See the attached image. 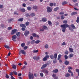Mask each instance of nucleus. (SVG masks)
Returning a JSON list of instances; mask_svg holds the SVG:
<instances>
[{
    "instance_id": "1",
    "label": "nucleus",
    "mask_w": 79,
    "mask_h": 79,
    "mask_svg": "<svg viewBox=\"0 0 79 79\" xmlns=\"http://www.w3.org/2000/svg\"><path fill=\"white\" fill-rule=\"evenodd\" d=\"M69 25L68 24H64L63 25H61V27H62V31L63 32H64L66 31V28L67 27H69V30H72V28L70 27H69Z\"/></svg>"
},
{
    "instance_id": "2",
    "label": "nucleus",
    "mask_w": 79,
    "mask_h": 79,
    "mask_svg": "<svg viewBox=\"0 0 79 79\" xmlns=\"http://www.w3.org/2000/svg\"><path fill=\"white\" fill-rule=\"evenodd\" d=\"M47 12H48V13H50L52 11V9L50 7H47Z\"/></svg>"
},
{
    "instance_id": "3",
    "label": "nucleus",
    "mask_w": 79,
    "mask_h": 79,
    "mask_svg": "<svg viewBox=\"0 0 79 79\" xmlns=\"http://www.w3.org/2000/svg\"><path fill=\"white\" fill-rule=\"evenodd\" d=\"M48 65V64L47 63H46L44 64L42 66L41 68V69H45V68H46Z\"/></svg>"
},
{
    "instance_id": "4",
    "label": "nucleus",
    "mask_w": 79,
    "mask_h": 79,
    "mask_svg": "<svg viewBox=\"0 0 79 79\" xmlns=\"http://www.w3.org/2000/svg\"><path fill=\"white\" fill-rule=\"evenodd\" d=\"M17 38V36L16 35H14L12 37V40L14 42H15L16 41V38Z\"/></svg>"
},
{
    "instance_id": "5",
    "label": "nucleus",
    "mask_w": 79,
    "mask_h": 79,
    "mask_svg": "<svg viewBox=\"0 0 79 79\" xmlns=\"http://www.w3.org/2000/svg\"><path fill=\"white\" fill-rule=\"evenodd\" d=\"M33 58L35 60L37 61L38 60H39L40 59V57L39 56H34L33 57Z\"/></svg>"
},
{
    "instance_id": "6",
    "label": "nucleus",
    "mask_w": 79,
    "mask_h": 79,
    "mask_svg": "<svg viewBox=\"0 0 79 79\" xmlns=\"http://www.w3.org/2000/svg\"><path fill=\"white\" fill-rule=\"evenodd\" d=\"M29 79H31V77L32 79H34V75L33 74H31V73H29Z\"/></svg>"
},
{
    "instance_id": "7",
    "label": "nucleus",
    "mask_w": 79,
    "mask_h": 79,
    "mask_svg": "<svg viewBox=\"0 0 79 79\" xmlns=\"http://www.w3.org/2000/svg\"><path fill=\"white\" fill-rule=\"evenodd\" d=\"M41 72H42V73H46V74H48V70H47L46 69H44L41 71Z\"/></svg>"
},
{
    "instance_id": "8",
    "label": "nucleus",
    "mask_w": 79,
    "mask_h": 79,
    "mask_svg": "<svg viewBox=\"0 0 79 79\" xmlns=\"http://www.w3.org/2000/svg\"><path fill=\"white\" fill-rule=\"evenodd\" d=\"M16 31H17V30L16 29L12 30L11 32V34L12 35H13L14 34H15V33L16 32Z\"/></svg>"
},
{
    "instance_id": "9",
    "label": "nucleus",
    "mask_w": 79,
    "mask_h": 79,
    "mask_svg": "<svg viewBox=\"0 0 79 79\" xmlns=\"http://www.w3.org/2000/svg\"><path fill=\"white\" fill-rule=\"evenodd\" d=\"M29 31H26L24 33V35L25 36L27 37V36L29 35Z\"/></svg>"
},
{
    "instance_id": "10",
    "label": "nucleus",
    "mask_w": 79,
    "mask_h": 79,
    "mask_svg": "<svg viewBox=\"0 0 79 79\" xmlns=\"http://www.w3.org/2000/svg\"><path fill=\"white\" fill-rule=\"evenodd\" d=\"M32 35L34 37H37V38H39V36L38 35H37L35 33H33Z\"/></svg>"
},
{
    "instance_id": "11",
    "label": "nucleus",
    "mask_w": 79,
    "mask_h": 79,
    "mask_svg": "<svg viewBox=\"0 0 79 79\" xmlns=\"http://www.w3.org/2000/svg\"><path fill=\"white\" fill-rule=\"evenodd\" d=\"M20 52L21 53H22V54L26 55V51L24 50H21L20 51Z\"/></svg>"
},
{
    "instance_id": "12",
    "label": "nucleus",
    "mask_w": 79,
    "mask_h": 79,
    "mask_svg": "<svg viewBox=\"0 0 79 79\" xmlns=\"http://www.w3.org/2000/svg\"><path fill=\"white\" fill-rule=\"evenodd\" d=\"M20 26L21 27H24L25 28H26V27L25 24H20Z\"/></svg>"
},
{
    "instance_id": "13",
    "label": "nucleus",
    "mask_w": 79,
    "mask_h": 79,
    "mask_svg": "<svg viewBox=\"0 0 79 79\" xmlns=\"http://www.w3.org/2000/svg\"><path fill=\"white\" fill-rule=\"evenodd\" d=\"M58 69H55L52 71V72L54 73H58Z\"/></svg>"
},
{
    "instance_id": "14",
    "label": "nucleus",
    "mask_w": 79,
    "mask_h": 79,
    "mask_svg": "<svg viewBox=\"0 0 79 79\" xmlns=\"http://www.w3.org/2000/svg\"><path fill=\"white\" fill-rule=\"evenodd\" d=\"M68 72L69 73H70L71 74V75L72 76H74V74H73V73L71 70H69Z\"/></svg>"
},
{
    "instance_id": "15",
    "label": "nucleus",
    "mask_w": 79,
    "mask_h": 79,
    "mask_svg": "<svg viewBox=\"0 0 79 79\" xmlns=\"http://www.w3.org/2000/svg\"><path fill=\"white\" fill-rule=\"evenodd\" d=\"M77 14V12H72L71 14V16H74V15H75Z\"/></svg>"
},
{
    "instance_id": "16",
    "label": "nucleus",
    "mask_w": 79,
    "mask_h": 79,
    "mask_svg": "<svg viewBox=\"0 0 79 79\" xmlns=\"http://www.w3.org/2000/svg\"><path fill=\"white\" fill-rule=\"evenodd\" d=\"M64 64L66 65H68V64H69V61H68V60H65L64 61Z\"/></svg>"
},
{
    "instance_id": "17",
    "label": "nucleus",
    "mask_w": 79,
    "mask_h": 79,
    "mask_svg": "<svg viewBox=\"0 0 79 79\" xmlns=\"http://www.w3.org/2000/svg\"><path fill=\"white\" fill-rule=\"evenodd\" d=\"M12 68L14 69H16V65L13 64L12 65Z\"/></svg>"
},
{
    "instance_id": "18",
    "label": "nucleus",
    "mask_w": 79,
    "mask_h": 79,
    "mask_svg": "<svg viewBox=\"0 0 79 79\" xmlns=\"http://www.w3.org/2000/svg\"><path fill=\"white\" fill-rule=\"evenodd\" d=\"M71 27L73 28V29H76V27L74 25V24H72L71 25Z\"/></svg>"
},
{
    "instance_id": "19",
    "label": "nucleus",
    "mask_w": 79,
    "mask_h": 79,
    "mask_svg": "<svg viewBox=\"0 0 79 79\" xmlns=\"http://www.w3.org/2000/svg\"><path fill=\"white\" fill-rule=\"evenodd\" d=\"M20 35H21V33L20 32H18L16 33V35H17V37H19Z\"/></svg>"
},
{
    "instance_id": "20",
    "label": "nucleus",
    "mask_w": 79,
    "mask_h": 79,
    "mask_svg": "<svg viewBox=\"0 0 79 79\" xmlns=\"http://www.w3.org/2000/svg\"><path fill=\"white\" fill-rule=\"evenodd\" d=\"M65 76L66 77H68L70 76V74L67 73L65 75Z\"/></svg>"
},
{
    "instance_id": "21",
    "label": "nucleus",
    "mask_w": 79,
    "mask_h": 79,
    "mask_svg": "<svg viewBox=\"0 0 79 79\" xmlns=\"http://www.w3.org/2000/svg\"><path fill=\"white\" fill-rule=\"evenodd\" d=\"M69 50L70 52H74V51L73 50V48H69Z\"/></svg>"
},
{
    "instance_id": "22",
    "label": "nucleus",
    "mask_w": 79,
    "mask_h": 79,
    "mask_svg": "<svg viewBox=\"0 0 79 79\" xmlns=\"http://www.w3.org/2000/svg\"><path fill=\"white\" fill-rule=\"evenodd\" d=\"M4 47H5V48H7V49H10V46H8L6 45H4Z\"/></svg>"
},
{
    "instance_id": "23",
    "label": "nucleus",
    "mask_w": 79,
    "mask_h": 79,
    "mask_svg": "<svg viewBox=\"0 0 79 79\" xmlns=\"http://www.w3.org/2000/svg\"><path fill=\"white\" fill-rule=\"evenodd\" d=\"M68 3V2L66 1H64L62 2V5H66V4H67Z\"/></svg>"
},
{
    "instance_id": "24",
    "label": "nucleus",
    "mask_w": 79,
    "mask_h": 79,
    "mask_svg": "<svg viewBox=\"0 0 79 79\" xmlns=\"http://www.w3.org/2000/svg\"><path fill=\"white\" fill-rule=\"evenodd\" d=\"M73 56H74V54H71L69 56V58H72V57H73Z\"/></svg>"
},
{
    "instance_id": "25",
    "label": "nucleus",
    "mask_w": 79,
    "mask_h": 79,
    "mask_svg": "<svg viewBox=\"0 0 79 79\" xmlns=\"http://www.w3.org/2000/svg\"><path fill=\"white\" fill-rule=\"evenodd\" d=\"M59 9V7H56L54 8L55 11H58V10Z\"/></svg>"
},
{
    "instance_id": "26",
    "label": "nucleus",
    "mask_w": 79,
    "mask_h": 79,
    "mask_svg": "<svg viewBox=\"0 0 79 79\" xmlns=\"http://www.w3.org/2000/svg\"><path fill=\"white\" fill-rule=\"evenodd\" d=\"M43 28H44V29H48V28L45 25H44V26H43Z\"/></svg>"
},
{
    "instance_id": "27",
    "label": "nucleus",
    "mask_w": 79,
    "mask_h": 79,
    "mask_svg": "<svg viewBox=\"0 0 79 79\" xmlns=\"http://www.w3.org/2000/svg\"><path fill=\"white\" fill-rule=\"evenodd\" d=\"M54 57L55 59H56L57 58V54L55 53L54 55Z\"/></svg>"
},
{
    "instance_id": "28",
    "label": "nucleus",
    "mask_w": 79,
    "mask_h": 79,
    "mask_svg": "<svg viewBox=\"0 0 79 79\" xmlns=\"http://www.w3.org/2000/svg\"><path fill=\"white\" fill-rule=\"evenodd\" d=\"M61 55L60 54L58 56L57 60H59V59H60L61 58Z\"/></svg>"
},
{
    "instance_id": "29",
    "label": "nucleus",
    "mask_w": 79,
    "mask_h": 79,
    "mask_svg": "<svg viewBox=\"0 0 79 79\" xmlns=\"http://www.w3.org/2000/svg\"><path fill=\"white\" fill-rule=\"evenodd\" d=\"M50 57L51 59H53L54 58V56H53V55H51L50 56Z\"/></svg>"
},
{
    "instance_id": "30",
    "label": "nucleus",
    "mask_w": 79,
    "mask_h": 79,
    "mask_svg": "<svg viewBox=\"0 0 79 79\" xmlns=\"http://www.w3.org/2000/svg\"><path fill=\"white\" fill-rule=\"evenodd\" d=\"M21 11H22V12H25V9L24 8L21 9H20Z\"/></svg>"
},
{
    "instance_id": "31",
    "label": "nucleus",
    "mask_w": 79,
    "mask_h": 79,
    "mask_svg": "<svg viewBox=\"0 0 79 79\" xmlns=\"http://www.w3.org/2000/svg\"><path fill=\"white\" fill-rule=\"evenodd\" d=\"M31 44H35V40H33L31 41Z\"/></svg>"
},
{
    "instance_id": "32",
    "label": "nucleus",
    "mask_w": 79,
    "mask_h": 79,
    "mask_svg": "<svg viewBox=\"0 0 79 79\" xmlns=\"http://www.w3.org/2000/svg\"><path fill=\"white\" fill-rule=\"evenodd\" d=\"M76 72L77 73L78 76H79V69H76Z\"/></svg>"
},
{
    "instance_id": "33",
    "label": "nucleus",
    "mask_w": 79,
    "mask_h": 79,
    "mask_svg": "<svg viewBox=\"0 0 79 79\" xmlns=\"http://www.w3.org/2000/svg\"><path fill=\"white\" fill-rule=\"evenodd\" d=\"M39 42H40V41L38 40L36 41H35V44H39Z\"/></svg>"
},
{
    "instance_id": "34",
    "label": "nucleus",
    "mask_w": 79,
    "mask_h": 79,
    "mask_svg": "<svg viewBox=\"0 0 79 79\" xmlns=\"http://www.w3.org/2000/svg\"><path fill=\"white\" fill-rule=\"evenodd\" d=\"M33 9L35 10H37V6H34L33 7Z\"/></svg>"
},
{
    "instance_id": "35",
    "label": "nucleus",
    "mask_w": 79,
    "mask_h": 79,
    "mask_svg": "<svg viewBox=\"0 0 79 79\" xmlns=\"http://www.w3.org/2000/svg\"><path fill=\"white\" fill-rule=\"evenodd\" d=\"M30 15L31 16L33 17V16H35V13H31Z\"/></svg>"
},
{
    "instance_id": "36",
    "label": "nucleus",
    "mask_w": 79,
    "mask_h": 79,
    "mask_svg": "<svg viewBox=\"0 0 79 79\" xmlns=\"http://www.w3.org/2000/svg\"><path fill=\"white\" fill-rule=\"evenodd\" d=\"M5 77H6V79H8V78H10V76H8V74H6Z\"/></svg>"
},
{
    "instance_id": "37",
    "label": "nucleus",
    "mask_w": 79,
    "mask_h": 79,
    "mask_svg": "<svg viewBox=\"0 0 79 79\" xmlns=\"http://www.w3.org/2000/svg\"><path fill=\"white\" fill-rule=\"evenodd\" d=\"M25 25L26 26H29V23L28 22H26L25 23Z\"/></svg>"
},
{
    "instance_id": "38",
    "label": "nucleus",
    "mask_w": 79,
    "mask_h": 79,
    "mask_svg": "<svg viewBox=\"0 0 79 79\" xmlns=\"http://www.w3.org/2000/svg\"><path fill=\"white\" fill-rule=\"evenodd\" d=\"M27 10L28 11H30V10H31V9H32V8H31V7H27Z\"/></svg>"
},
{
    "instance_id": "39",
    "label": "nucleus",
    "mask_w": 79,
    "mask_h": 79,
    "mask_svg": "<svg viewBox=\"0 0 79 79\" xmlns=\"http://www.w3.org/2000/svg\"><path fill=\"white\" fill-rule=\"evenodd\" d=\"M13 73L15 74V75H17L18 74V73L15 71L13 72Z\"/></svg>"
},
{
    "instance_id": "40",
    "label": "nucleus",
    "mask_w": 79,
    "mask_h": 79,
    "mask_svg": "<svg viewBox=\"0 0 79 79\" xmlns=\"http://www.w3.org/2000/svg\"><path fill=\"white\" fill-rule=\"evenodd\" d=\"M43 60L44 61H47V59L46 57H45L43 58Z\"/></svg>"
},
{
    "instance_id": "41",
    "label": "nucleus",
    "mask_w": 79,
    "mask_h": 79,
    "mask_svg": "<svg viewBox=\"0 0 79 79\" xmlns=\"http://www.w3.org/2000/svg\"><path fill=\"white\" fill-rule=\"evenodd\" d=\"M38 51H39L37 50H34L33 51V53H37V52H38Z\"/></svg>"
},
{
    "instance_id": "42",
    "label": "nucleus",
    "mask_w": 79,
    "mask_h": 79,
    "mask_svg": "<svg viewBox=\"0 0 79 79\" xmlns=\"http://www.w3.org/2000/svg\"><path fill=\"white\" fill-rule=\"evenodd\" d=\"M21 45L22 47H24V46H25V43H23L21 44Z\"/></svg>"
},
{
    "instance_id": "43",
    "label": "nucleus",
    "mask_w": 79,
    "mask_h": 79,
    "mask_svg": "<svg viewBox=\"0 0 79 79\" xmlns=\"http://www.w3.org/2000/svg\"><path fill=\"white\" fill-rule=\"evenodd\" d=\"M44 47L45 48L47 49V48H48V44H46L45 45Z\"/></svg>"
},
{
    "instance_id": "44",
    "label": "nucleus",
    "mask_w": 79,
    "mask_h": 79,
    "mask_svg": "<svg viewBox=\"0 0 79 79\" xmlns=\"http://www.w3.org/2000/svg\"><path fill=\"white\" fill-rule=\"evenodd\" d=\"M69 53V52L68 51H66L64 52V54L65 55H68Z\"/></svg>"
},
{
    "instance_id": "45",
    "label": "nucleus",
    "mask_w": 79,
    "mask_h": 79,
    "mask_svg": "<svg viewBox=\"0 0 79 79\" xmlns=\"http://www.w3.org/2000/svg\"><path fill=\"white\" fill-rule=\"evenodd\" d=\"M68 23V22L66 20H64L63 21V23L65 24H67V23Z\"/></svg>"
},
{
    "instance_id": "46",
    "label": "nucleus",
    "mask_w": 79,
    "mask_h": 79,
    "mask_svg": "<svg viewBox=\"0 0 79 79\" xmlns=\"http://www.w3.org/2000/svg\"><path fill=\"white\" fill-rule=\"evenodd\" d=\"M40 75L41 77H43L44 76V73H40Z\"/></svg>"
},
{
    "instance_id": "47",
    "label": "nucleus",
    "mask_w": 79,
    "mask_h": 79,
    "mask_svg": "<svg viewBox=\"0 0 79 79\" xmlns=\"http://www.w3.org/2000/svg\"><path fill=\"white\" fill-rule=\"evenodd\" d=\"M61 19H64V15L61 16Z\"/></svg>"
},
{
    "instance_id": "48",
    "label": "nucleus",
    "mask_w": 79,
    "mask_h": 79,
    "mask_svg": "<svg viewBox=\"0 0 79 79\" xmlns=\"http://www.w3.org/2000/svg\"><path fill=\"white\" fill-rule=\"evenodd\" d=\"M64 58H65V60H67V59L68 58V56L66 55H65L64 56Z\"/></svg>"
},
{
    "instance_id": "49",
    "label": "nucleus",
    "mask_w": 79,
    "mask_h": 79,
    "mask_svg": "<svg viewBox=\"0 0 79 79\" xmlns=\"http://www.w3.org/2000/svg\"><path fill=\"white\" fill-rule=\"evenodd\" d=\"M7 29L8 30H11L12 29V27H8Z\"/></svg>"
},
{
    "instance_id": "50",
    "label": "nucleus",
    "mask_w": 79,
    "mask_h": 79,
    "mask_svg": "<svg viewBox=\"0 0 79 79\" xmlns=\"http://www.w3.org/2000/svg\"><path fill=\"white\" fill-rule=\"evenodd\" d=\"M48 23L49 25H51L52 24V22L50 21H48Z\"/></svg>"
},
{
    "instance_id": "51",
    "label": "nucleus",
    "mask_w": 79,
    "mask_h": 79,
    "mask_svg": "<svg viewBox=\"0 0 79 79\" xmlns=\"http://www.w3.org/2000/svg\"><path fill=\"white\" fill-rule=\"evenodd\" d=\"M30 44H31V42L30 41H27V45H30Z\"/></svg>"
},
{
    "instance_id": "52",
    "label": "nucleus",
    "mask_w": 79,
    "mask_h": 79,
    "mask_svg": "<svg viewBox=\"0 0 79 79\" xmlns=\"http://www.w3.org/2000/svg\"><path fill=\"white\" fill-rule=\"evenodd\" d=\"M21 30H22V31H24L26 30V29H25L24 27H22L21 28Z\"/></svg>"
},
{
    "instance_id": "53",
    "label": "nucleus",
    "mask_w": 79,
    "mask_h": 79,
    "mask_svg": "<svg viewBox=\"0 0 79 79\" xmlns=\"http://www.w3.org/2000/svg\"><path fill=\"white\" fill-rule=\"evenodd\" d=\"M53 6V4L52 3H50V6Z\"/></svg>"
},
{
    "instance_id": "54",
    "label": "nucleus",
    "mask_w": 79,
    "mask_h": 79,
    "mask_svg": "<svg viewBox=\"0 0 79 79\" xmlns=\"http://www.w3.org/2000/svg\"><path fill=\"white\" fill-rule=\"evenodd\" d=\"M28 48L27 46H25V47H24V50H26V49H27Z\"/></svg>"
},
{
    "instance_id": "55",
    "label": "nucleus",
    "mask_w": 79,
    "mask_h": 79,
    "mask_svg": "<svg viewBox=\"0 0 79 79\" xmlns=\"http://www.w3.org/2000/svg\"><path fill=\"white\" fill-rule=\"evenodd\" d=\"M35 77H37L38 76L37 73H34V74Z\"/></svg>"
},
{
    "instance_id": "56",
    "label": "nucleus",
    "mask_w": 79,
    "mask_h": 79,
    "mask_svg": "<svg viewBox=\"0 0 79 79\" xmlns=\"http://www.w3.org/2000/svg\"><path fill=\"white\" fill-rule=\"evenodd\" d=\"M1 27L3 29L4 27V25L3 24L1 25Z\"/></svg>"
},
{
    "instance_id": "57",
    "label": "nucleus",
    "mask_w": 79,
    "mask_h": 79,
    "mask_svg": "<svg viewBox=\"0 0 79 79\" xmlns=\"http://www.w3.org/2000/svg\"><path fill=\"white\" fill-rule=\"evenodd\" d=\"M3 8V5H0V9Z\"/></svg>"
},
{
    "instance_id": "58",
    "label": "nucleus",
    "mask_w": 79,
    "mask_h": 79,
    "mask_svg": "<svg viewBox=\"0 0 79 79\" xmlns=\"http://www.w3.org/2000/svg\"><path fill=\"white\" fill-rule=\"evenodd\" d=\"M26 16L27 17H28V16H30V15L29 14H27L26 15Z\"/></svg>"
},
{
    "instance_id": "59",
    "label": "nucleus",
    "mask_w": 79,
    "mask_h": 79,
    "mask_svg": "<svg viewBox=\"0 0 79 79\" xmlns=\"http://www.w3.org/2000/svg\"><path fill=\"white\" fill-rule=\"evenodd\" d=\"M45 57L46 58H47H47H49V56H48V55H46L45 56Z\"/></svg>"
},
{
    "instance_id": "60",
    "label": "nucleus",
    "mask_w": 79,
    "mask_h": 79,
    "mask_svg": "<svg viewBox=\"0 0 79 79\" xmlns=\"http://www.w3.org/2000/svg\"><path fill=\"white\" fill-rule=\"evenodd\" d=\"M44 29L43 28H41L40 29V31H44Z\"/></svg>"
},
{
    "instance_id": "61",
    "label": "nucleus",
    "mask_w": 79,
    "mask_h": 79,
    "mask_svg": "<svg viewBox=\"0 0 79 79\" xmlns=\"http://www.w3.org/2000/svg\"><path fill=\"white\" fill-rule=\"evenodd\" d=\"M26 4L24 3L22 5V6H23V7H26Z\"/></svg>"
},
{
    "instance_id": "62",
    "label": "nucleus",
    "mask_w": 79,
    "mask_h": 79,
    "mask_svg": "<svg viewBox=\"0 0 79 79\" xmlns=\"http://www.w3.org/2000/svg\"><path fill=\"white\" fill-rule=\"evenodd\" d=\"M62 45H66V43H65V42H63L62 44Z\"/></svg>"
},
{
    "instance_id": "63",
    "label": "nucleus",
    "mask_w": 79,
    "mask_h": 79,
    "mask_svg": "<svg viewBox=\"0 0 79 79\" xmlns=\"http://www.w3.org/2000/svg\"><path fill=\"white\" fill-rule=\"evenodd\" d=\"M59 14H60V15H64V12H60Z\"/></svg>"
},
{
    "instance_id": "64",
    "label": "nucleus",
    "mask_w": 79,
    "mask_h": 79,
    "mask_svg": "<svg viewBox=\"0 0 79 79\" xmlns=\"http://www.w3.org/2000/svg\"><path fill=\"white\" fill-rule=\"evenodd\" d=\"M42 20H47V19L44 17L42 19Z\"/></svg>"
}]
</instances>
